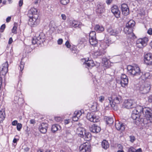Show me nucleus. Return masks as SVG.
I'll return each instance as SVG.
<instances>
[{
    "label": "nucleus",
    "instance_id": "14",
    "mask_svg": "<svg viewBox=\"0 0 152 152\" xmlns=\"http://www.w3.org/2000/svg\"><path fill=\"white\" fill-rule=\"evenodd\" d=\"M111 11L115 16L117 18L120 17V12L116 5H114L111 8Z\"/></svg>",
    "mask_w": 152,
    "mask_h": 152
},
{
    "label": "nucleus",
    "instance_id": "18",
    "mask_svg": "<svg viewBox=\"0 0 152 152\" xmlns=\"http://www.w3.org/2000/svg\"><path fill=\"white\" fill-rule=\"evenodd\" d=\"M69 25L72 27L80 28L83 24L81 22L73 20L70 21Z\"/></svg>",
    "mask_w": 152,
    "mask_h": 152
},
{
    "label": "nucleus",
    "instance_id": "55",
    "mask_svg": "<svg viewBox=\"0 0 152 152\" xmlns=\"http://www.w3.org/2000/svg\"><path fill=\"white\" fill-rule=\"evenodd\" d=\"M61 16L62 18V19L63 20H65L66 19V15L64 14H62L61 15Z\"/></svg>",
    "mask_w": 152,
    "mask_h": 152
},
{
    "label": "nucleus",
    "instance_id": "40",
    "mask_svg": "<svg viewBox=\"0 0 152 152\" xmlns=\"http://www.w3.org/2000/svg\"><path fill=\"white\" fill-rule=\"evenodd\" d=\"M95 37H96L95 32V31L91 32L89 35V39Z\"/></svg>",
    "mask_w": 152,
    "mask_h": 152
},
{
    "label": "nucleus",
    "instance_id": "33",
    "mask_svg": "<svg viewBox=\"0 0 152 152\" xmlns=\"http://www.w3.org/2000/svg\"><path fill=\"white\" fill-rule=\"evenodd\" d=\"M106 122L107 124L110 125L113 124L114 122L113 118L111 117H106Z\"/></svg>",
    "mask_w": 152,
    "mask_h": 152
},
{
    "label": "nucleus",
    "instance_id": "24",
    "mask_svg": "<svg viewBox=\"0 0 152 152\" xmlns=\"http://www.w3.org/2000/svg\"><path fill=\"white\" fill-rule=\"evenodd\" d=\"M94 29L96 32L98 33H100L103 31L104 29L102 26L96 24L94 27Z\"/></svg>",
    "mask_w": 152,
    "mask_h": 152
},
{
    "label": "nucleus",
    "instance_id": "7",
    "mask_svg": "<svg viewBox=\"0 0 152 152\" xmlns=\"http://www.w3.org/2000/svg\"><path fill=\"white\" fill-rule=\"evenodd\" d=\"M148 40L147 37L139 39L136 41V45L139 48H142L147 45Z\"/></svg>",
    "mask_w": 152,
    "mask_h": 152
},
{
    "label": "nucleus",
    "instance_id": "50",
    "mask_svg": "<svg viewBox=\"0 0 152 152\" xmlns=\"http://www.w3.org/2000/svg\"><path fill=\"white\" fill-rule=\"evenodd\" d=\"M16 29L17 27L15 26H14L12 30V32L14 34H15L16 33Z\"/></svg>",
    "mask_w": 152,
    "mask_h": 152
},
{
    "label": "nucleus",
    "instance_id": "38",
    "mask_svg": "<svg viewBox=\"0 0 152 152\" xmlns=\"http://www.w3.org/2000/svg\"><path fill=\"white\" fill-rule=\"evenodd\" d=\"M60 126L58 124L53 125L52 126L51 130L53 132H55L60 128Z\"/></svg>",
    "mask_w": 152,
    "mask_h": 152
},
{
    "label": "nucleus",
    "instance_id": "45",
    "mask_svg": "<svg viewBox=\"0 0 152 152\" xmlns=\"http://www.w3.org/2000/svg\"><path fill=\"white\" fill-rule=\"evenodd\" d=\"M32 43L34 45L36 44H38L36 37H34L32 39Z\"/></svg>",
    "mask_w": 152,
    "mask_h": 152
},
{
    "label": "nucleus",
    "instance_id": "49",
    "mask_svg": "<svg viewBox=\"0 0 152 152\" xmlns=\"http://www.w3.org/2000/svg\"><path fill=\"white\" fill-rule=\"evenodd\" d=\"M129 138L130 141L132 142H133L135 140V137L134 136H131L129 137Z\"/></svg>",
    "mask_w": 152,
    "mask_h": 152
},
{
    "label": "nucleus",
    "instance_id": "52",
    "mask_svg": "<svg viewBox=\"0 0 152 152\" xmlns=\"http://www.w3.org/2000/svg\"><path fill=\"white\" fill-rule=\"evenodd\" d=\"M65 45L67 48H69L71 46V45L69 42L68 41H67L65 44Z\"/></svg>",
    "mask_w": 152,
    "mask_h": 152
},
{
    "label": "nucleus",
    "instance_id": "6",
    "mask_svg": "<svg viewBox=\"0 0 152 152\" xmlns=\"http://www.w3.org/2000/svg\"><path fill=\"white\" fill-rule=\"evenodd\" d=\"M150 89L151 86L150 84L145 83L144 84L140 86L139 90L141 93L145 94L149 91Z\"/></svg>",
    "mask_w": 152,
    "mask_h": 152
},
{
    "label": "nucleus",
    "instance_id": "64",
    "mask_svg": "<svg viewBox=\"0 0 152 152\" xmlns=\"http://www.w3.org/2000/svg\"><path fill=\"white\" fill-rule=\"evenodd\" d=\"M85 42H86V40L84 39H82V40L80 41L79 43L80 44H82L83 43H84Z\"/></svg>",
    "mask_w": 152,
    "mask_h": 152
},
{
    "label": "nucleus",
    "instance_id": "27",
    "mask_svg": "<svg viewBox=\"0 0 152 152\" xmlns=\"http://www.w3.org/2000/svg\"><path fill=\"white\" fill-rule=\"evenodd\" d=\"M102 63L104 64V67L106 68H108L110 66V64L108 61V60L106 58H102Z\"/></svg>",
    "mask_w": 152,
    "mask_h": 152
},
{
    "label": "nucleus",
    "instance_id": "28",
    "mask_svg": "<svg viewBox=\"0 0 152 152\" xmlns=\"http://www.w3.org/2000/svg\"><path fill=\"white\" fill-rule=\"evenodd\" d=\"M142 150L141 148L136 149L132 146L130 147L128 149L127 152H142Z\"/></svg>",
    "mask_w": 152,
    "mask_h": 152
},
{
    "label": "nucleus",
    "instance_id": "19",
    "mask_svg": "<svg viewBox=\"0 0 152 152\" xmlns=\"http://www.w3.org/2000/svg\"><path fill=\"white\" fill-rule=\"evenodd\" d=\"M115 126L117 130H120L121 131H124L125 129V126L124 124L123 123L120 122L118 121H116Z\"/></svg>",
    "mask_w": 152,
    "mask_h": 152
},
{
    "label": "nucleus",
    "instance_id": "54",
    "mask_svg": "<svg viewBox=\"0 0 152 152\" xmlns=\"http://www.w3.org/2000/svg\"><path fill=\"white\" fill-rule=\"evenodd\" d=\"M63 39H58L57 41L59 45H61L63 42Z\"/></svg>",
    "mask_w": 152,
    "mask_h": 152
},
{
    "label": "nucleus",
    "instance_id": "22",
    "mask_svg": "<svg viewBox=\"0 0 152 152\" xmlns=\"http://www.w3.org/2000/svg\"><path fill=\"white\" fill-rule=\"evenodd\" d=\"M48 124L46 123H42L39 127L40 132L42 133H45L47 131Z\"/></svg>",
    "mask_w": 152,
    "mask_h": 152
},
{
    "label": "nucleus",
    "instance_id": "51",
    "mask_svg": "<svg viewBox=\"0 0 152 152\" xmlns=\"http://www.w3.org/2000/svg\"><path fill=\"white\" fill-rule=\"evenodd\" d=\"M61 118L60 117H56L55 118V120L57 122H59L61 121Z\"/></svg>",
    "mask_w": 152,
    "mask_h": 152
},
{
    "label": "nucleus",
    "instance_id": "36",
    "mask_svg": "<svg viewBox=\"0 0 152 152\" xmlns=\"http://www.w3.org/2000/svg\"><path fill=\"white\" fill-rule=\"evenodd\" d=\"M135 24V22L133 20H130L126 24V26L127 27L132 28V27L134 26Z\"/></svg>",
    "mask_w": 152,
    "mask_h": 152
},
{
    "label": "nucleus",
    "instance_id": "30",
    "mask_svg": "<svg viewBox=\"0 0 152 152\" xmlns=\"http://www.w3.org/2000/svg\"><path fill=\"white\" fill-rule=\"evenodd\" d=\"M5 110L2 109L0 111V123L3 121L5 118Z\"/></svg>",
    "mask_w": 152,
    "mask_h": 152
},
{
    "label": "nucleus",
    "instance_id": "5",
    "mask_svg": "<svg viewBox=\"0 0 152 152\" xmlns=\"http://www.w3.org/2000/svg\"><path fill=\"white\" fill-rule=\"evenodd\" d=\"M38 15H36L35 16L30 18L28 24L31 27H34L37 25L39 22V20L38 19Z\"/></svg>",
    "mask_w": 152,
    "mask_h": 152
},
{
    "label": "nucleus",
    "instance_id": "58",
    "mask_svg": "<svg viewBox=\"0 0 152 152\" xmlns=\"http://www.w3.org/2000/svg\"><path fill=\"white\" fill-rule=\"evenodd\" d=\"M18 124V121L17 120H15L12 122V124L13 126H15Z\"/></svg>",
    "mask_w": 152,
    "mask_h": 152
},
{
    "label": "nucleus",
    "instance_id": "13",
    "mask_svg": "<svg viewBox=\"0 0 152 152\" xmlns=\"http://www.w3.org/2000/svg\"><path fill=\"white\" fill-rule=\"evenodd\" d=\"M144 61L148 65H151L152 64V54L151 53H148L144 56Z\"/></svg>",
    "mask_w": 152,
    "mask_h": 152
},
{
    "label": "nucleus",
    "instance_id": "4",
    "mask_svg": "<svg viewBox=\"0 0 152 152\" xmlns=\"http://www.w3.org/2000/svg\"><path fill=\"white\" fill-rule=\"evenodd\" d=\"M141 109L142 110V108L141 106H137L133 111L132 114V118L133 119L136 120L140 122V117L141 116Z\"/></svg>",
    "mask_w": 152,
    "mask_h": 152
},
{
    "label": "nucleus",
    "instance_id": "39",
    "mask_svg": "<svg viewBox=\"0 0 152 152\" xmlns=\"http://www.w3.org/2000/svg\"><path fill=\"white\" fill-rule=\"evenodd\" d=\"M14 100L15 101V102L18 103L21 101H23V98L19 97V96H18V95H17L14 97Z\"/></svg>",
    "mask_w": 152,
    "mask_h": 152
},
{
    "label": "nucleus",
    "instance_id": "9",
    "mask_svg": "<svg viewBox=\"0 0 152 152\" xmlns=\"http://www.w3.org/2000/svg\"><path fill=\"white\" fill-rule=\"evenodd\" d=\"M90 145L88 142H86L81 145L79 147L80 152H90Z\"/></svg>",
    "mask_w": 152,
    "mask_h": 152
},
{
    "label": "nucleus",
    "instance_id": "1",
    "mask_svg": "<svg viewBox=\"0 0 152 152\" xmlns=\"http://www.w3.org/2000/svg\"><path fill=\"white\" fill-rule=\"evenodd\" d=\"M141 123L144 124L152 122V110L148 107L143 108L141 106Z\"/></svg>",
    "mask_w": 152,
    "mask_h": 152
},
{
    "label": "nucleus",
    "instance_id": "48",
    "mask_svg": "<svg viewBox=\"0 0 152 152\" xmlns=\"http://www.w3.org/2000/svg\"><path fill=\"white\" fill-rule=\"evenodd\" d=\"M22 127V125L20 123H18L17 125V129L18 131H20V130Z\"/></svg>",
    "mask_w": 152,
    "mask_h": 152
},
{
    "label": "nucleus",
    "instance_id": "10",
    "mask_svg": "<svg viewBox=\"0 0 152 152\" xmlns=\"http://www.w3.org/2000/svg\"><path fill=\"white\" fill-rule=\"evenodd\" d=\"M87 118L90 121L94 123L98 122L99 120V117L96 116L93 113H88Z\"/></svg>",
    "mask_w": 152,
    "mask_h": 152
},
{
    "label": "nucleus",
    "instance_id": "23",
    "mask_svg": "<svg viewBox=\"0 0 152 152\" xmlns=\"http://www.w3.org/2000/svg\"><path fill=\"white\" fill-rule=\"evenodd\" d=\"M36 38L38 44L40 45L44 41L45 36L43 33H41Z\"/></svg>",
    "mask_w": 152,
    "mask_h": 152
},
{
    "label": "nucleus",
    "instance_id": "15",
    "mask_svg": "<svg viewBox=\"0 0 152 152\" xmlns=\"http://www.w3.org/2000/svg\"><path fill=\"white\" fill-rule=\"evenodd\" d=\"M96 10L97 13L101 14L103 13L104 11V5L101 3H97Z\"/></svg>",
    "mask_w": 152,
    "mask_h": 152
},
{
    "label": "nucleus",
    "instance_id": "29",
    "mask_svg": "<svg viewBox=\"0 0 152 152\" xmlns=\"http://www.w3.org/2000/svg\"><path fill=\"white\" fill-rule=\"evenodd\" d=\"M102 148L104 149H107L109 147V145L107 141L104 140L102 142Z\"/></svg>",
    "mask_w": 152,
    "mask_h": 152
},
{
    "label": "nucleus",
    "instance_id": "47",
    "mask_svg": "<svg viewBox=\"0 0 152 152\" xmlns=\"http://www.w3.org/2000/svg\"><path fill=\"white\" fill-rule=\"evenodd\" d=\"M24 63L22 61H21L19 66L20 68V71L21 72L23 70V68L24 67Z\"/></svg>",
    "mask_w": 152,
    "mask_h": 152
},
{
    "label": "nucleus",
    "instance_id": "62",
    "mask_svg": "<svg viewBox=\"0 0 152 152\" xmlns=\"http://www.w3.org/2000/svg\"><path fill=\"white\" fill-rule=\"evenodd\" d=\"M12 42V37H10V38L8 42V44H11Z\"/></svg>",
    "mask_w": 152,
    "mask_h": 152
},
{
    "label": "nucleus",
    "instance_id": "26",
    "mask_svg": "<svg viewBox=\"0 0 152 152\" xmlns=\"http://www.w3.org/2000/svg\"><path fill=\"white\" fill-rule=\"evenodd\" d=\"M85 129L83 128L79 127L77 129V133L80 137H82L86 132Z\"/></svg>",
    "mask_w": 152,
    "mask_h": 152
},
{
    "label": "nucleus",
    "instance_id": "11",
    "mask_svg": "<svg viewBox=\"0 0 152 152\" xmlns=\"http://www.w3.org/2000/svg\"><path fill=\"white\" fill-rule=\"evenodd\" d=\"M8 63L7 61L2 65L0 68V75L4 76L6 75L8 72Z\"/></svg>",
    "mask_w": 152,
    "mask_h": 152
},
{
    "label": "nucleus",
    "instance_id": "63",
    "mask_svg": "<svg viewBox=\"0 0 152 152\" xmlns=\"http://www.w3.org/2000/svg\"><path fill=\"white\" fill-rule=\"evenodd\" d=\"M112 1V0H107L106 3L107 4H110Z\"/></svg>",
    "mask_w": 152,
    "mask_h": 152
},
{
    "label": "nucleus",
    "instance_id": "56",
    "mask_svg": "<svg viewBox=\"0 0 152 152\" xmlns=\"http://www.w3.org/2000/svg\"><path fill=\"white\" fill-rule=\"evenodd\" d=\"M79 118L77 117L76 115H74L73 117V120L74 121H77L78 119Z\"/></svg>",
    "mask_w": 152,
    "mask_h": 152
},
{
    "label": "nucleus",
    "instance_id": "16",
    "mask_svg": "<svg viewBox=\"0 0 152 152\" xmlns=\"http://www.w3.org/2000/svg\"><path fill=\"white\" fill-rule=\"evenodd\" d=\"M101 130L100 127L96 124H94L90 127V130L91 132L94 133H99L100 132Z\"/></svg>",
    "mask_w": 152,
    "mask_h": 152
},
{
    "label": "nucleus",
    "instance_id": "12",
    "mask_svg": "<svg viewBox=\"0 0 152 152\" xmlns=\"http://www.w3.org/2000/svg\"><path fill=\"white\" fill-rule=\"evenodd\" d=\"M120 83L122 87H125L127 86L129 79L127 77L125 74H122L121 76Z\"/></svg>",
    "mask_w": 152,
    "mask_h": 152
},
{
    "label": "nucleus",
    "instance_id": "31",
    "mask_svg": "<svg viewBox=\"0 0 152 152\" xmlns=\"http://www.w3.org/2000/svg\"><path fill=\"white\" fill-rule=\"evenodd\" d=\"M109 39L107 38L104 39V41L102 43V45L103 46V48H106L109 45Z\"/></svg>",
    "mask_w": 152,
    "mask_h": 152
},
{
    "label": "nucleus",
    "instance_id": "17",
    "mask_svg": "<svg viewBox=\"0 0 152 152\" xmlns=\"http://www.w3.org/2000/svg\"><path fill=\"white\" fill-rule=\"evenodd\" d=\"M107 31L110 35L115 36L118 35L120 32L118 29H113L111 28H108Z\"/></svg>",
    "mask_w": 152,
    "mask_h": 152
},
{
    "label": "nucleus",
    "instance_id": "61",
    "mask_svg": "<svg viewBox=\"0 0 152 152\" xmlns=\"http://www.w3.org/2000/svg\"><path fill=\"white\" fill-rule=\"evenodd\" d=\"M35 123V121L34 119H31L30 121V123L31 124H34Z\"/></svg>",
    "mask_w": 152,
    "mask_h": 152
},
{
    "label": "nucleus",
    "instance_id": "2",
    "mask_svg": "<svg viewBox=\"0 0 152 152\" xmlns=\"http://www.w3.org/2000/svg\"><path fill=\"white\" fill-rule=\"evenodd\" d=\"M111 107L115 110L118 109L117 104L121 102L122 97L119 95H116L112 96L108 99Z\"/></svg>",
    "mask_w": 152,
    "mask_h": 152
},
{
    "label": "nucleus",
    "instance_id": "57",
    "mask_svg": "<svg viewBox=\"0 0 152 152\" xmlns=\"http://www.w3.org/2000/svg\"><path fill=\"white\" fill-rule=\"evenodd\" d=\"M148 33L150 35L152 34V28H150L148 31Z\"/></svg>",
    "mask_w": 152,
    "mask_h": 152
},
{
    "label": "nucleus",
    "instance_id": "44",
    "mask_svg": "<svg viewBox=\"0 0 152 152\" xmlns=\"http://www.w3.org/2000/svg\"><path fill=\"white\" fill-rule=\"evenodd\" d=\"M82 114L80 111H75L74 113V115H76L77 117L79 118Z\"/></svg>",
    "mask_w": 152,
    "mask_h": 152
},
{
    "label": "nucleus",
    "instance_id": "37",
    "mask_svg": "<svg viewBox=\"0 0 152 152\" xmlns=\"http://www.w3.org/2000/svg\"><path fill=\"white\" fill-rule=\"evenodd\" d=\"M89 42L90 44L92 45H95L97 43V40L96 39V37L93 38L89 39Z\"/></svg>",
    "mask_w": 152,
    "mask_h": 152
},
{
    "label": "nucleus",
    "instance_id": "46",
    "mask_svg": "<svg viewBox=\"0 0 152 152\" xmlns=\"http://www.w3.org/2000/svg\"><path fill=\"white\" fill-rule=\"evenodd\" d=\"M123 45L127 47H130L132 45L131 44L129 43L128 41H125L124 44H123Z\"/></svg>",
    "mask_w": 152,
    "mask_h": 152
},
{
    "label": "nucleus",
    "instance_id": "43",
    "mask_svg": "<svg viewBox=\"0 0 152 152\" xmlns=\"http://www.w3.org/2000/svg\"><path fill=\"white\" fill-rule=\"evenodd\" d=\"M61 4L64 5L67 4L69 2V0H60Z\"/></svg>",
    "mask_w": 152,
    "mask_h": 152
},
{
    "label": "nucleus",
    "instance_id": "59",
    "mask_svg": "<svg viewBox=\"0 0 152 152\" xmlns=\"http://www.w3.org/2000/svg\"><path fill=\"white\" fill-rule=\"evenodd\" d=\"M148 101L150 102H152V95H151L148 97Z\"/></svg>",
    "mask_w": 152,
    "mask_h": 152
},
{
    "label": "nucleus",
    "instance_id": "60",
    "mask_svg": "<svg viewBox=\"0 0 152 152\" xmlns=\"http://www.w3.org/2000/svg\"><path fill=\"white\" fill-rule=\"evenodd\" d=\"M5 24H3L1 26L0 28V29H1V30H4L5 28Z\"/></svg>",
    "mask_w": 152,
    "mask_h": 152
},
{
    "label": "nucleus",
    "instance_id": "42",
    "mask_svg": "<svg viewBox=\"0 0 152 152\" xmlns=\"http://www.w3.org/2000/svg\"><path fill=\"white\" fill-rule=\"evenodd\" d=\"M142 76H144L146 79H150L151 78L150 74L149 72H146L145 73L142 75Z\"/></svg>",
    "mask_w": 152,
    "mask_h": 152
},
{
    "label": "nucleus",
    "instance_id": "20",
    "mask_svg": "<svg viewBox=\"0 0 152 152\" xmlns=\"http://www.w3.org/2000/svg\"><path fill=\"white\" fill-rule=\"evenodd\" d=\"M121 9L122 13L124 15H127L129 13V10L126 4H123L121 6Z\"/></svg>",
    "mask_w": 152,
    "mask_h": 152
},
{
    "label": "nucleus",
    "instance_id": "25",
    "mask_svg": "<svg viewBox=\"0 0 152 152\" xmlns=\"http://www.w3.org/2000/svg\"><path fill=\"white\" fill-rule=\"evenodd\" d=\"M85 61L84 63L86 64L89 67L91 68L94 66V64L93 60H88L87 61L85 59H83Z\"/></svg>",
    "mask_w": 152,
    "mask_h": 152
},
{
    "label": "nucleus",
    "instance_id": "3",
    "mask_svg": "<svg viewBox=\"0 0 152 152\" xmlns=\"http://www.w3.org/2000/svg\"><path fill=\"white\" fill-rule=\"evenodd\" d=\"M128 73L133 76H138L141 75V73L140 68L137 65L133 66L129 65L127 67Z\"/></svg>",
    "mask_w": 152,
    "mask_h": 152
},
{
    "label": "nucleus",
    "instance_id": "8",
    "mask_svg": "<svg viewBox=\"0 0 152 152\" xmlns=\"http://www.w3.org/2000/svg\"><path fill=\"white\" fill-rule=\"evenodd\" d=\"M136 106V104L134 101L131 99L125 100L123 104V107L126 108L134 107Z\"/></svg>",
    "mask_w": 152,
    "mask_h": 152
},
{
    "label": "nucleus",
    "instance_id": "35",
    "mask_svg": "<svg viewBox=\"0 0 152 152\" xmlns=\"http://www.w3.org/2000/svg\"><path fill=\"white\" fill-rule=\"evenodd\" d=\"M91 134L88 132H86L85 134L84 135L83 137H82L84 138L86 141H89L91 139Z\"/></svg>",
    "mask_w": 152,
    "mask_h": 152
},
{
    "label": "nucleus",
    "instance_id": "41",
    "mask_svg": "<svg viewBox=\"0 0 152 152\" xmlns=\"http://www.w3.org/2000/svg\"><path fill=\"white\" fill-rule=\"evenodd\" d=\"M51 28H53L54 29H56L57 28V26L56 25V23L54 21H51L50 22V25Z\"/></svg>",
    "mask_w": 152,
    "mask_h": 152
},
{
    "label": "nucleus",
    "instance_id": "32",
    "mask_svg": "<svg viewBox=\"0 0 152 152\" xmlns=\"http://www.w3.org/2000/svg\"><path fill=\"white\" fill-rule=\"evenodd\" d=\"M102 52L100 50H98L96 51H94L92 53V55L94 58H96L102 55Z\"/></svg>",
    "mask_w": 152,
    "mask_h": 152
},
{
    "label": "nucleus",
    "instance_id": "53",
    "mask_svg": "<svg viewBox=\"0 0 152 152\" xmlns=\"http://www.w3.org/2000/svg\"><path fill=\"white\" fill-rule=\"evenodd\" d=\"M99 100L100 102H102L104 99V97L103 96H101L99 98Z\"/></svg>",
    "mask_w": 152,
    "mask_h": 152
},
{
    "label": "nucleus",
    "instance_id": "34",
    "mask_svg": "<svg viewBox=\"0 0 152 152\" xmlns=\"http://www.w3.org/2000/svg\"><path fill=\"white\" fill-rule=\"evenodd\" d=\"M124 31L126 34H129L132 32V28L127 27L126 26L124 28Z\"/></svg>",
    "mask_w": 152,
    "mask_h": 152
},
{
    "label": "nucleus",
    "instance_id": "21",
    "mask_svg": "<svg viewBox=\"0 0 152 152\" xmlns=\"http://www.w3.org/2000/svg\"><path fill=\"white\" fill-rule=\"evenodd\" d=\"M36 15H38L37 10L34 8H31L28 11V16L29 17H32Z\"/></svg>",
    "mask_w": 152,
    "mask_h": 152
}]
</instances>
